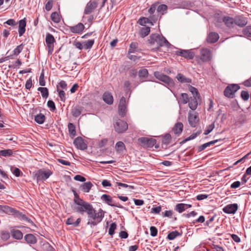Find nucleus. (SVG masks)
Segmentation results:
<instances>
[{"instance_id":"f257e3e1","label":"nucleus","mask_w":251,"mask_h":251,"mask_svg":"<svg viewBox=\"0 0 251 251\" xmlns=\"http://www.w3.org/2000/svg\"><path fill=\"white\" fill-rule=\"evenodd\" d=\"M74 201L77 206L75 208L77 212L83 214L86 212L88 215V221L87 225L91 227L100 223L104 216L105 212L100 209L97 212L93 208L92 205L75 195Z\"/></svg>"},{"instance_id":"f03ea898","label":"nucleus","mask_w":251,"mask_h":251,"mask_svg":"<svg viewBox=\"0 0 251 251\" xmlns=\"http://www.w3.org/2000/svg\"><path fill=\"white\" fill-rule=\"evenodd\" d=\"M179 100L183 104L188 103L189 108L192 110H195L197 108L198 101L195 96L189 98L187 94L182 93Z\"/></svg>"},{"instance_id":"7ed1b4c3","label":"nucleus","mask_w":251,"mask_h":251,"mask_svg":"<svg viewBox=\"0 0 251 251\" xmlns=\"http://www.w3.org/2000/svg\"><path fill=\"white\" fill-rule=\"evenodd\" d=\"M188 120L192 127H196L200 121L198 113L196 112L189 111Z\"/></svg>"},{"instance_id":"20e7f679","label":"nucleus","mask_w":251,"mask_h":251,"mask_svg":"<svg viewBox=\"0 0 251 251\" xmlns=\"http://www.w3.org/2000/svg\"><path fill=\"white\" fill-rule=\"evenodd\" d=\"M240 89V87L237 84H230L227 86L225 91L224 95L228 98H233L235 93Z\"/></svg>"},{"instance_id":"39448f33","label":"nucleus","mask_w":251,"mask_h":251,"mask_svg":"<svg viewBox=\"0 0 251 251\" xmlns=\"http://www.w3.org/2000/svg\"><path fill=\"white\" fill-rule=\"evenodd\" d=\"M155 77L158 80L162 81L170 86L174 85V82L168 76L163 75L159 72H155L154 73Z\"/></svg>"},{"instance_id":"423d86ee","label":"nucleus","mask_w":251,"mask_h":251,"mask_svg":"<svg viewBox=\"0 0 251 251\" xmlns=\"http://www.w3.org/2000/svg\"><path fill=\"white\" fill-rule=\"evenodd\" d=\"M114 127L117 132L122 133L126 130L128 125L126 122L119 119L114 124Z\"/></svg>"},{"instance_id":"0eeeda50","label":"nucleus","mask_w":251,"mask_h":251,"mask_svg":"<svg viewBox=\"0 0 251 251\" xmlns=\"http://www.w3.org/2000/svg\"><path fill=\"white\" fill-rule=\"evenodd\" d=\"M52 174V172L50 170H44L40 169L36 173L35 176L37 180H45L49 178Z\"/></svg>"},{"instance_id":"6e6552de","label":"nucleus","mask_w":251,"mask_h":251,"mask_svg":"<svg viewBox=\"0 0 251 251\" xmlns=\"http://www.w3.org/2000/svg\"><path fill=\"white\" fill-rule=\"evenodd\" d=\"M142 145L146 148H152L156 144V140L153 138L142 137L139 139Z\"/></svg>"},{"instance_id":"1a4fd4ad","label":"nucleus","mask_w":251,"mask_h":251,"mask_svg":"<svg viewBox=\"0 0 251 251\" xmlns=\"http://www.w3.org/2000/svg\"><path fill=\"white\" fill-rule=\"evenodd\" d=\"M55 42V39L52 35L48 33L46 37V43L48 49L49 54H51L54 48V43Z\"/></svg>"},{"instance_id":"9d476101","label":"nucleus","mask_w":251,"mask_h":251,"mask_svg":"<svg viewBox=\"0 0 251 251\" xmlns=\"http://www.w3.org/2000/svg\"><path fill=\"white\" fill-rule=\"evenodd\" d=\"M98 2L97 0H91L86 5L84 10V14L91 13L97 7Z\"/></svg>"},{"instance_id":"9b49d317","label":"nucleus","mask_w":251,"mask_h":251,"mask_svg":"<svg viewBox=\"0 0 251 251\" xmlns=\"http://www.w3.org/2000/svg\"><path fill=\"white\" fill-rule=\"evenodd\" d=\"M176 54L188 59H193L195 56V53L191 50H179L176 51Z\"/></svg>"},{"instance_id":"f8f14e48","label":"nucleus","mask_w":251,"mask_h":251,"mask_svg":"<svg viewBox=\"0 0 251 251\" xmlns=\"http://www.w3.org/2000/svg\"><path fill=\"white\" fill-rule=\"evenodd\" d=\"M211 54L209 50L207 49H202L201 50L200 59L202 62H207L210 60Z\"/></svg>"},{"instance_id":"ddd939ff","label":"nucleus","mask_w":251,"mask_h":251,"mask_svg":"<svg viewBox=\"0 0 251 251\" xmlns=\"http://www.w3.org/2000/svg\"><path fill=\"white\" fill-rule=\"evenodd\" d=\"M74 144L77 149L81 150H85L87 148V144L80 137L76 138L74 141Z\"/></svg>"},{"instance_id":"4468645a","label":"nucleus","mask_w":251,"mask_h":251,"mask_svg":"<svg viewBox=\"0 0 251 251\" xmlns=\"http://www.w3.org/2000/svg\"><path fill=\"white\" fill-rule=\"evenodd\" d=\"M126 113V100L124 97H122L120 100L119 104V113L124 117Z\"/></svg>"},{"instance_id":"2eb2a0df","label":"nucleus","mask_w":251,"mask_h":251,"mask_svg":"<svg viewBox=\"0 0 251 251\" xmlns=\"http://www.w3.org/2000/svg\"><path fill=\"white\" fill-rule=\"evenodd\" d=\"M238 204L237 203L229 204L226 205L223 209V211L227 214H234L238 209Z\"/></svg>"},{"instance_id":"dca6fc26","label":"nucleus","mask_w":251,"mask_h":251,"mask_svg":"<svg viewBox=\"0 0 251 251\" xmlns=\"http://www.w3.org/2000/svg\"><path fill=\"white\" fill-rule=\"evenodd\" d=\"M151 39L154 41L160 46L167 45L169 44L168 41L164 37L157 35H152L151 36Z\"/></svg>"},{"instance_id":"f3484780","label":"nucleus","mask_w":251,"mask_h":251,"mask_svg":"<svg viewBox=\"0 0 251 251\" xmlns=\"http://www.w3.org/2000/svg\"><path fill=\"white\" fill-rule=\"evenodd\" d=\"M234 20V26L238 25L240 27H243L246 25L248 23L247 19L241 16L235 17Z\"/></svg>"},{"instance_id":"a211bd4d","label":"nucleus","mask_w":251,"mask_h":251,"mask_svg":"<svg viewBox=\"0 0 251 251\" xmlns=\"http://www.w3.org/2000/svg\"><path fill=\"white\" fill-rule=\"evenodd\" d=\"M101 199L104 202L111 206L119 207L117 204H115L112 198L108 195L103 194L101 197Z\"/></svg>"},{"instance_id":"6ab92c4d","label":"nucleus","mask_w":251,"mask_h":251,"mask_svg":"<svg viewBox=\"0 0 251 251\" xmlns=\"http://www.w3.org/2000/svg\"><path fill=\"white\" fill-rule=\"evenodd\" d=\"M84 28V26L82 23H78L75 26H70L69 29L70 31L74 33H79Z\"/></svg>"},{"instance_id":"aec40b11","label":"nucleus","mask_w":251,"mask_h":251,"mask_svg":"<svg viewBox=\"0 0 251 251\" xmlns=\"http://www.w3.org/2000/svg\"><path fill=\"white\" fill-rule=\"evenodd\" d=\"M223 21L225 24L229 27L234 26V18L229 16H225L223 18Z\"/></svg>"},{"instance_id":"412c9836","label":"nucleus","mask_w":251,"mask_h":251,"mask_svg":"<svg viewBox=\"0 0 251 251\" xmlns=\"http://www.w3.org/2000/svg\"><path fill=\"white\" fill-rule=\"evenodd\" d=\"M102 99L108 104H112L113 102V97L112 94L108 92H105L103 94Z\"/></svg>"},{"instance_id":"4be33fe9","label":"nucleus","mask_w":251,"mask_h":251,"mask_svg":"<svg viewBox=\"0 0 251 251\" xmlns=\"http://www.w3.org/2000/svg\"><path fill=\"white\" fill-rule=\"evenodd\" d=\"M183 125L181 122L176 123L173 128V131L175 134L179 135L182 131Z\"/></svg>"},{"instance_id":"5701e85b","label":"nucleus","mask_w":251,"mask_h":251,"mask_svg":"<svg viewBox=\"0 0 251 251\" xmlns=\"http://www.w3.org/2000/svg\"><path fill=\"white\" fill-rule=\"evenodd\" d=\"M26 26V21L25 19L21 20L19 21L18 32L20 36H21L25 32Z\"/></svg>"},{"instance_id":"b1692460","label":"nucleus","mask_w":251,"mask_h":251,"mask_svg":"<svg viewBox=\"0 0 251 251\" xmlns=\"http://www.w3.org/2000/svg\"><path fill=\"white\" fill-rule=\"evenodd\" d=\"M219 35L215 32L210 33L207 37V41L209 43H215L219 39Z\"/></svg>"},{"instance_id":"393cba45","label":"nucleus","mask_w":251,"mask_h":251,"mask_svg":"<svg viewBox=\"0 0 251 251\" xmlns=\"http://www.w3.org/2000/svg\"><path fill=\"white\" fill-rule=\"evenodd\" d=\"M171 135L167 134L163 136L162 139V148L166 149L167 146L170 143L171 140Z\"/></svg>"},{"instance_id":"a878e982","label":"nucleus","mask_w":251,"mask_h":251,"mask_svg":"<svg viewBox=\"0 0 251 251\" xmlns=\"http://www.w3.org/2000/svg\"><path fill=\"white\" fill-rule=\"evenodd\" d=\"M176 78L181 83H191L192 82V80L190 78L186 77L181 74H177Z\"/></svg>"},{"instance_id":"bb28decb","label":"nucleus","mask_w":251,"mask_h":251,"mask_svg":"<svg viewBox=\"0 0 251 251\" xmlns=\"http://www.w3.org/2000/svg\"><path fill=\"white\" fill-rule=\"evenodd\" d=\"M93 186L92 183L90 182H87L82 184L81 186V189L84 192L88 193Z\"/></svg>"},{"instance_id":"cd10ccee","label":"nucleus","mask_w":251,"mask_h":251,"mask_svg":"<svg viewBox=\"0 0 251 251\" xmlns=\"http://www.w3.org/2000/svg\"><path fill=\"white\" fill-rule=\"evenodd\" d=\"M25 239L29 244H35L37 242L36 237L32 234H28L25 236Z\"/></svg>"},{"instance_id":"c85d7f7f","label":"nucleus","mask_w":251,"mask_h":251,"mask_svg":"<svg viewBox=\"0 0 251 251\" xmlns=\"http://www.w3.org/2000/svg\"><path fill=\"white\" fill-rule=\"evenodd\" d=\"M12 236L17 239H21L23 238V234L22 232L16 229H13L11 231Z\"/></svg>"},{"instance_id":"c756f323","label":"nucleus","mask_w":251,"mask_h":251,"mask_svg":"<svg viewBox=\"0 0 251 251\" xmlns=\"http://www.w3.org/2000/svg\"><path fill=\"white\" fill-rule=\"evenodd\" d=\"M68 126L70 136L73 138L75 135V127L72 123H69Z\"/></svg>"},{"instance_id":"7c9ffc66","label":"nucleus","mask_w":251,"mask_h":251,"mask_svg":"<svg viewBox=\"0 0 251 251\" xmlns=\"http://www.w3.org/2000/svg\"><path fill=\"white\" fill-rule=\"evenodd\" d=\"M51 20L55 23H58L60 21V16L56 12H53L50 16Z\"/></svg>"},{"instance_id":"2f4dec72","label":"nucleus","mask_w":251,"mask_h":251,"mask_svg":"<svg viewBox=\"0 0 251 251\" xmlns=\"http://www.w3.org/2000/svg\"><path fill=\"white\" fill-rule=\"evenodd\" d=\"M218 142V140H213L208 143H205L199 147V151H201L210 145H213Z\"/></svg>"},{"instance_id":"473e14b6","label":"nucleus","mask_w":251,"mask_h":251,"mask_svg":"<svg viewBox=\"0 0 251 251\" xmlns=\"http://www.w3.org/2000/svg\"><path fill=\"white\" fill-rule=\"evenodd\" d=\"M148 75V71L145 68L142 69L139 71L138 75L141 79L146 78Z\"/></svg>"},{"instance_id":"72a5a7b5","label":"nucleus","mask_w":251,"mask_h":251,"mask_svg":"<svg viewBox=\"0 0 251 251\" xmlns=\"http://www.w3.org/2000/svg\"><path fill=\"white\" fill-rule=\"evenodd\" d=\"M94 42V39L88 40L83 42L84 49L88 50L91 48Z\"/></svg>"},{"instance_id":"f704fd0d","label":"nucleus","mask_w":251,"mask_h":251,"mask_svg":"<svg viewBox=\"0 0 251 251\" xmlns=\"http://www.w3.org/2000/svg\"><path fill=\"white\" fill-rule=\"evenodd\" d=\"M45 120V116L42 114H39L35 116V121L39 124H43Z\"/></svg>"},{"instance_id":"c9c22d12","label":"nucleus","mask_w":251,"mask_h":251,"mask_svg":"<svg viewBox=\"0 0 251 251\" xmlns=\"http://www.w3.org/2000/svg\"><path fill=\"white\" fill-rule=\"evenodd\" d=\"M187 204L178 203L176 206V210L179 213H182L187 209Z\"/></svg>"},{"instance_id":"e433bc0d","label":"nucleus","mask_w":251,"mask_h":251,"mask_svg":"<svg viewBox=\"0 0 251 251\" xmlns=\"http://www.w3.org/2000/svg\"><path fill=\"white\" fill-rule=\"evenodd\" d=\"M116 150L118 151H123L124 150L126 149L125 145L123 143V142L119 141L118 142L115 146Z\"/></svg>"},{"instance_id":"4c0bfd02","label":"nucleus","mask_w":251,"mask_h":251,"mask_svg":"<svg viewBox=\"0 0 251 251\" xmlns=\"http://www.w3.org/2000/svg\"><path fill=\"white\" fill-rule=\"evenodd\" d=\"M38 91H40L41 93L42 96L43 98H47L49 96L48 90L46 87H39Z\"/></svg>"},{"instance_id":"58836bf2","label":"nucleus","mask_w":251,"mask_h":251,"mask_svg":"<svg viewBox=\"0 0 251 251\" xmlns=\"http://www.w3.org/2000/svg\"><path fill=\"white\" fill-rule=\"evenodd\" d=\"M188 89L190 92H191L193 95V97L195 96L196 98V99L197 100V98H199L200 97L199 93L198 92V90L192 86H189Z\"/></svg>"},{"instance_id":"ea45409f","label":"nucleus","mask_w":251,"mask_h":251,"mask_svg":"<svg viewBox=\"0 0 251 251\" xmlns=\"http://www.w3.org/2000/svg\"><path fill=\"white\" fill-rule=\"evenodd\" d=\"M57 91L58 92V95L60 100L65 101L66 100V94L63 90H61L59 87H57Z\"/></svg>"},{"instance_id":"a19ab883","label":"nucleus","mask_w":251,"mask_h":251,"mask_svg":"<svg viewBox=\"0 0 251 251\" xmlns=\"http://www.w3.org/2000/svg\"><path fill=\"white\" fill-rule=\"evenodd\" d=\"M150 32V28L149 27H143L140 31V35L142 37L147 36Z\"/></svg>"},{"instance_id":"79ce46f5","label":"nucleus","mask_w":251,"mask_h":251,"mask_svg":"<svg viewBox=\"0 0 251 251\" xmlns=\"http://www.w3.org/2000/svg\"><path fill=\"white\" fill-rule=\"evenodd\" d=\"M13 154V151L11 150H4L0 151V155L6 157L10 156Z\"/></svg>"},{"instance_id":"37998d69","label":"nucleus","mask_w":251,"mask_h":251,"mask_svg":"<svg viewBox=\"0 0 251 251\" xmlns=\"http://www.w3.org/2000/svg\"><path fill=\"white\" fill-rule=\"evenodd\" d=\"M138 48V43L135 42H132L130 45V48L128 50L129 52L132 53L136 51Z\"/></svg>"},{"instance_id":"c03bdc74","label":"nucleus","mask_w":251,"mask_h":251,"mask_svg":"<svg viewBox=\"0 0 251 251\" xmlns=\"http://www.w3.org/2000/svg\"><path fill=\"white\" fill-rule=\"evenodd\" d=\"M4 210H5L7 212L12 213V214L16 215L17 216L19 215V212H17L14 209L11 208L8 206H4Z\"/></svg>"},{"instance_id":"a18cd8bd","label":"nucleus","mask_w":251,"mask_h":251,"mask_svg":"<svg viewBox=\"0 0 251 251\" xmlns=\"http://www.w3.org/2000/svg\"><path fill=\"white\" fill-rule=\"evenodd\" d=\"M24 46L23 44H21L17 46L16 49L13 50L14 55H18L23 50Z\"/></svg>"},{"instance_id":"49530a36","label":"nucleus","mask_w":251,"mask_h":251,"mask_svg":"<svg viewBox=\"0 0 251 251\" xmlns=\"http://www.w3.org/2000/svg\"><path fill=\"white\" fill-rule=\"evenodd\" d=\"M167 6L165 4H161L157 7V10L158 12L161 13L162 14L167 10Z\"/></svg>"},{"instance_id":"de8ad7c7","label":"nucleus","mask_w":251,"mask_h":251,"mask_svg":"<svg viewBox=\"0 0 251 251\" xmlns=\"http://www.w3.org/2000/svg\"><path fill=\"white\" fill-rule=\"evenodd\" d=\"M117 185L119 186V189H120L121 187L124 188H129L131 189H134L135 188L133 186L128 185L125 183H123L121 182H116Z\"/></svg>"},{"instance_id":"09e8293b","label":"nucleus","mask_w":251,"mask_h":251,"mask_svg":"<svg viewBox=\"0 0 251 251\" xmlns=\"http://www.w3.org/2000/svg\"><path fill=\"white\" fill-rule=\"evenodd\" d=\"M179 235V233L177 231H174L170 232L168 235V238L170 240H173L176 237Z\"/></svg>"},{"instance_id":"8fccbe9b","label":"nucleus","mask_w":251,"mask_h":251,"mask_svg":"<svg viewBox=\"0 0 251 251\" xmlns=\"http://www.w3.org/2000/svg\"><path fill=\"white\" fill-rule=\"evenodd\" d=\"M57 87H59L61 90H66L67 88V84L64 80H61L57 85Z\"/></svg>"},{"instance_id":"3c124183","label":"nucleus","mask_w":251,"mask_h":251,"mask_svg":"<svg viewBox=\"0 0 251 251\" xmlns=\"http://www.w3.org/2000/svg\"><path fill=\"white\" fill-rule=\"evenodd\" d=\"M117 227V225L115 223H113L110 225L109 228L108 233L110 235H112L114 233V231Z\"/></svg>"},{"instance_id":"603ef678","label":"nucleus","mask_w":251,"mask_h":251,"mask_svg":"<svg viewBox=\"0 0 251 251\" xmlns=\"http://www.w3.org/2000/svg\"><path fill=\"white\" fill-rule=\"evenodd\" d=\"M10 237L9 233L5 231H3L1 233V239L4 241L8 240Z\"/></svg>"},{"instance_id":"864d4df0","label":"nucleus","mask_w":251,"mask_h":251,"mask_svg":"<svg viewBox=\"0 0 251 251\" xmlns=\"http://www.w3.org/2000/svg\"><path fill=\"white\" fill-rule=\"evenodd\" d=\"M214 126H215L213 123L211 124V125L207 126L206 130L204 131V134L205 135L208 134L209 133H210L212 131V130L214 128Z\"/></svg>"},{"instance_id":"5fc2aeb1","label":"nucleus","mask_w":251,"mask_h":251,"mask_svg":"<svg viewBox=\"0 0 251 251\" xmlns=\"http://www.w3.org/2000/svg\"><path fill=\"white\" fill-rule=\"evenodd\" d=\"M241 96L244 100H247L249 98V94L247 91H243L241 93Z\"/></svg>"},{"instance_id":"6e6d98bb","label":"nucleus","mask_w":251,"mask_h":251,"mask_svg":"<svg viewBox=\"0 0 251 251\" xmlns=\"http://www.w3.org/2000/svg\"><path fill=\"white\" fill-rule=\"evenodd\" d=\"M53 5V1L51 0H49L45 5V9L47 11H50L52 8Z\"/></svg>"},{"instance_id":"4d7b16f0","label":"nucleus","mask_w":251,"mask_h":251,"mask_svg":"<svg viewBox=\"0 0 251 251\" xmlns=\"http://www.w3.org/2000/svg\"><path fill=\"white\" fill-rule=\"evenodd\" d=\"M150 231L152 236H155L157 234V229L155 226H151L150 227Z\"/></svg>"},{"instance_id":"13d9d810","label":"nucleus","mask_w":251,"mask_h":251,"mask_svg":"<svg viewBox=\"0 0 251 251\" xmlns=\"http://www.w3.org/2000/svg\"><path fill=\"white\" fill-rule=\"evenodd\" d=\"M12 172L17 177L21 175V174H22L21 171L18 168H13Z\"/></svg>"},{"instance_id":"bf43d9fd","label":"nucleus","mask_w":251,"mask_h":251,"mask_svg":"<svg viewBox=\"0 0 251 251\" xmlns=\"http://www.w3.org/2000/svg\"><path fill=\"white\" fill-rule=\"evenodd\" d=\"M148 23H149V19L145 17L141 18L138 21V23L142 25Z\"/></svg>"},{"instance_id":"052dcab7","label":"nucleus","mask_w":251,"mask_h":251,"mask_svg":"<svg viewBox=\"0 0 251 251\" xmlns=\"http://www.w3.org/2000/svg\"><path fill=\"white\" fill-rule=\"evenodd\" d=\"M162 207L161 206L156 207H153L151 209V212L155 214H158L161 211Z\"/></svg>"},{"instance_id":"680f3d73","label":"nucleus","mask_w":251,"mask_h":251,"mask_svg":"<svg viewBox=\"0 0 251 251\" xmlns=\"http://www.w3.org/2000/svg\"><path fill=\"white\" fill-rule=\"evenodd\" d=\"M244 33L245 35L251 37V26H248L244 29Z\"/></svg>"},{"instance_id":"e2e57ef3","label":"nucleus","mask_w":251,"mask_h":251,"mask_svg":"<svg viewBox=\"0 0 251 251\" xmlns=\"http://www.w3.org/2000/svg\"><path fill=\"white\" fill-rule=\"evenodd\" d=\"M47 104L48 107L50 108V110L53 111L55 109V105L52 100H49Z\"/></svg>"},{"instance_id":"0e129e2a","label":"nucleus","mask_w":251,"mask_h":251,"mask_svg":"<svg viewBox=\"0 0 251 251\" xmlns=\"http://www.w3.org/2000/svg\"><path fill=\"white\" fill-rule=\"evenodd\" d=\"M164 217L172 218L173 215V212L172 210H167L165 212L162 213Z\"/></svg>"},{"instance_id":"69168bd1","label":"nucleus","mask_w":251,"mask_h":251,"mask_svg":"<svg viewBox=\"0 0 251 251\" xmlns=\"http://www.w3.org/2000/svg\"><path fill=\"white\" fill-rule=\"evenodd\" d=\"M74 179L77 181L84 182L86 180V179L84 177L79 175H77L74 177Z\"/></svg>"},{"instance_id":"338daca9","label":"nucleus","mask_w":251,"mask_h":251,"mask_svg":"<svg viewBox=\"0 0 251 251\" xmlns=\"http://www.w3.org/2000/svg\"><path fill=\"white\" fill-rule=\"evenodd\" d=\"M45 80L44 79V74L42 73L41 74L40 76V77H39V84L41 85V86H45Z\"/></svg>"},{"instance_id":"774afa93","label":"nucleus","mask_w":251,"mask_h":251,"mask_svg":"<svg viewBox=\"0 0 251 251\" xmlns=\"http://www.w3.org/2000/svg\"><path fill=\"white\" fill-rule=\"evenodd\" d=\"M208 195L206 194H200L198 195L196 198L198 201H201L204 199H205L208 198Z\"/></svg>"}]
</instances>
